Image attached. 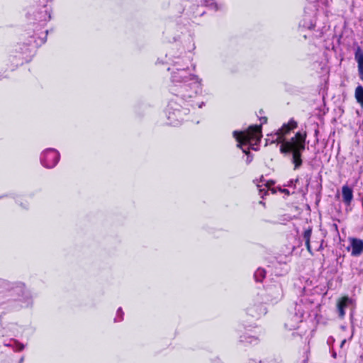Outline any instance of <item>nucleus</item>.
Returning a JSON list of instances; mask_svg holds the SVG:
<instances>
[{"instance_id": "nucleus-10", "label": "nucleus", "mask_w": 363, "mask_h": 363, "mask_svg": "<svg viewBox=\"0 0 363 363\" xmlns=\"http://www.w3.org/2000/svg\"><path fill=\"white\" fill-rule=\"evenodd\" d=\"M312 235V228L308 227L307 229H306L303 233V238L305 240L306 247L307 249V251L311 255H313V252L312 251V248L311 246V238Z\"/></svg>"}, {"instance_id": "nucleus-11", "label": "nucleus", "mask_w": 363, "mask_h": 363, "mask_svg": "<svg viewBox=\"0 0 363 363\" xmlns=\"http://www.w3.org/2000/svg\"><path fill=\"white\" fill-rule=\"evenodd\" d=\"M354 97L357 102L363 107V86L359 85L356 87L354 91Z\"/></svg>"}, {"instance_id": "nucleus-6", "label": "nucleus", "mask_w": 363, "mask_h": 363, "mask_svg": "<svg viewBox=\"0 0 363 363\" xmlns=\"http://www.w3.org/2000/svg\"><path fill=\"white\" fill-rule=\"evenodd\" d=\"M352 248L351 255L359 257L363 252V240L357 238H349Z\"/></svg>"}, {"instance_id": "nucleus-12", "label": "nucleus", "mask_w": 363, "mask_h": 363, "mask_svg": "<svg viewBox=\"0 0 363 363\" xmlns=\"http://www.w3.org/2000/svg\"><path fill=\"white\" fill-rule=\"evenodd\" d=\"M266 274V272L264 269H258L255 273V279L257 282H262L264 279Z\"/></svg>"}, {"instance_id": "nucleus-4", "label": "nucleus", "mask_w": 363, "mask_h": 363, "mask_svg": "<svg viewBox=\"0 0 363 363\" xmlns=\"http://www.w3.org/2000/svg\"><path fill=\"white\" fill-rule=\"evenodd\" d=\"M60 158L58 151L52 148L47 149L42 153L41 163L46 168H52L58 163Z\"/></svg>"}, {"instance_id": "nucleus-17", "label": "nucleus", "mask_w": 363, "mask_h": 363, "mask_svg": "<svg viewBox=\"0 0 363 363\" xmlns=\"http://www.w3.org/2000/svg\"><path fill=\"white\" fill-rule=\"evenodd\" d=\"M182 96H184V97H186V96L191 97V94H182Z\"/></svg>"}, {"instance_id": "nucleus-5", "label": "nucleus", "mask_w": 363, "mask_h": 363, "mask_svg": "<svg viewBox=\"0 0 363 363\" xmlns=\"http://www.w3.org/2000/svg\"><path fill=\"white\" fill-rule=\"evenodd\" d=\"M193 80V77L191 74H189L185 70H179L176 72H174L172 76V81L173 83H183L182 85V89L186 90L187 87H189L191 84L189 83L190 81Z\"/></svg>"}, {"instance_id": "nucleus-18", "label": "nucleus", "mask_w": 363, "mask_h": 363, "mask_svg": "<svg viewBox=\"0 0 363 363\" xmlns=\"http://www.w3.org/2000/svg\"><path fill=\"white\" fill-rule=\"evenodd\" d=\"M289 182H290V184H288V186H290V185H291V184H295V182H294V180H293V179H291Z\"/></svg>"}, {"instance_id": "nucleus-8", "label": "nucleus", "mask_w": 363, "mask_h": 363, "mask_svg": "<svg viewBox=\"0 0 363 363\" xmlns=\"http://www.w3.org/2000/svg\"><path fill=\"white\" fill-rule=\"evenodd\" d=\"M342 201L346 206H350L353 200V190L347 184L342 187Z\"/></svg>"}, {"instance_id": "nucleus-13", "label": "nucleus", "mask_w": 363, "mask_h": 363, "mask_svg": "<svg viewBox=\"0 0 363 363\" xmlns=\"http://www.w3.org/2000/svg\"><path fill=\"white\" fill-rule=\"evenodd\" d=\"M168 106H169V118H170V114H171L170 110H174V104L172 103H170ZM175 111H177V112H180V109H175Z\"/></svg>"}, {"instance_id": "nucleus-3", "label": "nucleus", "mask_w": 363, "mask_h": 363, "mask_svg": "<svg viewBox=\"0 0 363 363\" xmlns=\"http://www.w3.org/2000/svg\"><path fill=\"white\" fill-rule=\"evenodd\" d=\"M298 127V123L294 118H291L288 123H284L275 133L276 138L273 143H280L281 145L289 140H286V136Z\"/></svg>"}, {"instance_id": "nucleus-15", "label": "nucleus", "mask_w": 363, "mask_h": 363, "mask_svg": "<svg viewBox=\"0 0 363 363\" xmlns=\"http://www.w3.org/2000/svg\"><path fill=\"white\" fill-rule=\"evenodd\" d=\"M244 145H242L240 148H242V152L245 154V155H248L250 154V148H247V149H245V148H242V146H243ZM238 147H239V146L238 145Z\"/></svg>"}, {"instance_id": "nucleus-21", "label": "nucleus", "mask_w": 363, "mask_h": 363, "mask_svg": "<svg viewBox=\"0 0 363 363\" xmlns=\"http://www.w3.org/2000/svg\"><path fill=\"white\" fill-rule=\"evenodd\" d=\"M267 184H274V182H267Z\"/></svg>"}, {"instance_id": "nucleus-16", "label": "nucleus", "mask_w": 363, "mask_h": 363, "mask_svg": "<svg viewBox=\"0 0 363 363\" xmlns=\"http://www.w3.org/2000/svg\"><path fill=\"white\" fill-rule=\"evenodd\" d=\"M333 228H335V230L338 232V226L336 223H333Z\"/></svg>"}, {"instance_id": "nucleus-22", "label": "nucleus", "mask_w": 363, "mask_h": 363, "mask_svg": "<svg viewBox=\"0 0 363 363\" xmlns=\"http://www.w3.org/2000/svg\"><path fill=\"white\" fill-rule=\"evenodd\" d=\"M267 184H274V182H267Z\"/></svg>"}, {"instance_id": "nucleus-19", "label": "nucleus", "mask_w": 363, "mask_h": 363, "mask_svg": "<svg viewBox=\"0 0 363 363\" xmlns=\"http://www.w3.org/2000/svg\"><path fill=\"white\" fill-rule=\"evenodd\" d=\"M294 182H295V183H297V182H298V179H296L294 180Z\"/></svg>"}, {"instance_id": "nucleus-20", "label": "nucleus", "mask_w": 363, "mask_h": 363, "mask_svg": "<svg viewBox=\"0 0 363 363\" xmlns=\"http://www.w3.org/2000/svg\"><path fill=\"white\" fill-rule=\"evenodd\" d=\"M267 184H274V182H267Z\"/></svg>"}, {"instance_id": "nucleus-14", "label": "nucleus", "mask_w": 363, "mask_h": 363, "mask_svg": "<svg viewBox=\"0 0 363 363\" xmlns=\"http://www.w3.org/2000/svg\"><path fill=\"white\" fill-rule=\"evenodd\" d=\"M279 191L287 196L290 195V191L287 189H280Z\"/></svg>"}, {"instance_id": "nucleus-2", "label": "nucleus", "mask_w": 363, "mask_h": 363, "mask_svg": "<svg viewBox=\"0 0 363 363\" xmlns=\"http://www.w3.org/2000/svg\"><path fill=\"white\" fill-rule=\"evenodd\" d=\"M259 113V125H250L244 131L235 130L233 132V136L238 143L239 147L242 145H257L260 143L262 138V125L267 123L268 119L267 117L262 116L264 113L263 109H260Z\"/></svg>"}, {"instance_id": "nucleus-9", "label": "nucleus", "mask_w": 363, "mask_h": 363, "mask_svg": "<svg viewBox=\"0 0 363 363\" xmlns=\"http://www.w3.org/2000/svg\"><path fill=\"white\" fill-rule=\"evenodd\" d=\"M349 301H350V299H349L348 296H347L341 297L337 301V311H338L340 318H342L345 315V309L347 307Z\"/></svg>"}, {"instance_id": "nucleus-1", "label": "nucleus", "mask_w": 363, "mask_h": 363, "mask_svg": "<svg viewBox=\"0 0 363 363\" xmlns=\"http://www.w3.org/2000/svg\"><path fill=\"white\" fill-rule=\"evenodd\" d=\"M306 131H298L289 140V142L280 145L279 151L281 153L284 155L292 153L294 169H299L303 164L302 152L306 148Z\"/></svg>"}, {"instance_id": "nucleus-7", "label": "nucleus", "mask_w": 363, "mask_h": 363, "mask_svg": "<svg viewBox=\"0 0 363 363\" xmlns=\"http://www.w3.org/2000/svg\"><path fill=\"white\" fill-rule=\"evenodd\" d=\"M354 59L357 62L359 79L363 82V50L360 47L356 49Z\"/></svg>"}]
</instances>
